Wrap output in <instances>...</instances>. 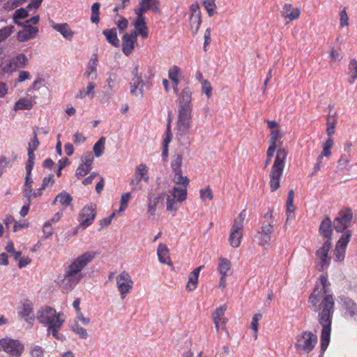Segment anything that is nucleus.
I'll return each instance as SVG.
<instances>
[{
  "instance_id": "cd10ccee",
  "label": "nucleus",
  "mask_w": 357,
  "mask_h": 357,
  "mask_svg": "<svg viewBox=\"0 0 357 357\" xmlns=\"http://www.w3.org/2000/svg\"><path fill=\"white\" fill-rule=\"evenodd\" d=\"M160 0H139V6H143L147 10H151L154 13H160Z\"/></svg>"
},
{
  "instance_id": "052dcab7",
  "label": "nucleus",
  "mask_w": 357,
  "mask_h": 357,
  "mask_svg": "<svg viewBox=\"0 0 357 357\" xmlns=\"http://www.w3.org/2000/svg\"><path fill=\"white\" fill-rule=\"evenodd\" d=\"M226 310L227 307L225 305H222L219 307H217L213 312V320H221V317L225 314Z\"/></svg>"
},
{
  "instance_id": "20e7f679",
  "label": "nucleus",
  "mask_w": 357,
  "mask_h": 357,
  "mask_svg": "<svg viewBox=\"0 0 357 357\" xmlns=\"http://www.w3.org/2000/svg\"><path fill=\"white\" fill-rule=\"evenodd\" d=\"M287 153V151L284 148H280L277 151L269 175L271 192L276 191L280 186V179L283 174Z\"/></svg>"
},
{
  "instance_id": "423d86ee",
  "label": "nucleus",
  "mask_w": 357,
  "mask_h": 357,
  "mask_svg": "<svg viewBox=\"0 0 357 357\" xmlns=\"http://www.w3.org/2000/svg\"><path fill=\"white\" fill-rule=\"evenodd\" d=\"M245 217V211H243L234 221L229 237V243L233 248H238L241 244Z\"/></svg>"
},
{
  "instance_id": "a211bd4d",
  "label": "nucleus",
  "mask_w": 357,
  "mask_h": 357,
  "mask_svg": "<svg viewBox=\"0 0 357 357\" xmlns=\"http://www.w3.org/2000/svg\"><path fill=\"white\" fill-rule=\"evenodd\" d=\"M38 130V128H36L33 130V136L30 139L28 143V159L26 162H35V154L34 151L38 149L40 142L37 137V132Z\"/></svg>"
},
{
  "instance_id": "79ce46f5",
  "label": "nucleus",
  "mask_w": 357,
  "mask_h": 357,
  "mask_svg": "<svg viewBox=\"0 0 357 357\" xmlns=\"http://www.w3.org/2000/svg\"><path fill=\"white\" fill-rule=\"evenodd\" d=\"M45 82V79L41 77L39 75H38L36 79L33 81L32 84L27 89L26 91V95L29 96L33 91L38 90L42 84Z\"/></svg>"
},
{
  "instance_id": "6e6552de",
  "label": "nucleus",
  "mask_w": 357,
  "mask_h": 357,
  "mask_svg": "<svg viewBox=\"0 0 357 357\" xmlns=\"http://www.w3.org/2000/svg\"><path fill=\"white\" fill-rule=\"evenodd\" d=\"M317 342V337L309 331H303L296 337V347L306 353L310 352Z\"/></svg>"
},
{
  "instance_id": "bf43d9fd",
  "label": "nucleus",
  "mask_w": 357,
  "mask_h": 357,
  "mask_svg": "<svg viewBox=\"0 0 357 357\" xmlns=\"http://www.w3.org/2000/svg\"><path fill=\"white\" fill-rule=\"evenodd\" d=\"M200 193V197L201 199L204 201L206 199H208L209 200H211L213 197V192L209 186H207L206 189H202L199 191Z\"/></svg>"
},
{
  "instance_id": "9b49d317",
  "label": "nucleus",
  "mask_w": 357,
  "mask_h": 357,
  "mask_svg": "<svg viewBox=\"0 0 357 357\" xmlns=\"http://www.w3.org/2000/svg\"><path fill=\"white\" fill-rule=\"evenodd\" d=\"M21 343L17 340L5 337L0 340V351L3 350L13 356L21 355Z\"/></svg>"
},
{
  "instance_id": "864d4df0",
  "label": "nucleus",
  "mask_w": 357,
  "mask_h": 357,
  "mask_svg": "<svg viewBox=\"0 0 357 357\" xmlns=\"http://www.w3.org/2000/svg\"><path fill=\"white\" fill-rule=\"evenodd\" d=\"M90 171L91 169L85 167L84 164H80L76 169L75 176L77 179H80L81 178L89 174Z\"/></svg>"
},
{
  "instance_id": "aec40b11",
  "label": "nucleus",
  "mask_w": 357,
  "mask_h": 357,
  "mask_svg": "<svg viewBox=\"0 0 357 357\" xmlns=\"http://www.w3.org/2000/svg\"><path fill=\"white\" fill-rule=\"evenodd\" d=\"M283 17L293 21L298 19L301 15V10L298 8H294L291 3H285L281 11Z\"/></svg>"
},
{
  "instance_id": "a18cd8bd",
  "label": "nucleus",
  "mask_w": 357,
  "mask_h": 357,
  "mask_svg": "<svg viewBox=\"0 0 357 357\" xmlns=\"http://www.w3.org/2000/svg\"><path fill=\"white\" fill-rule=\"evenodd\" d=\"M15 30V27L13 25L5 26L0 29V43L4 41L8 38Z\"/></svg>"
},
{
  "instance_id": "72a5a7b5",
  "label": "nucleus",
  "mask_w": 357,
  "mask_h": 357,
  "mask_svg": "<svg viewBox=\"0 0 357 357\" xmlns=\"http://www.w3.org/2000/svg\"><path fill=\"white\" fill-rule=\"evenodd\" d=\"M172 196L173 198L176 199L178 202H183L187 198V188H181L177 186H174L172 189Z\"/></svg>"
},
{
  "instance_id": "c85d7f7f",
  "label": "nucleus",
  "mask_w": 357,
  "mask_h": 357,
  "mask_svg": "<svg viewBox=\"0 0 357 357\" xmlns=\"http://www.w3.org/2000/svg\"><path fill=\"white\" fill-rule=\"evenodd\" d=\"M65 320H57L55 324L52 325L51 328H47V334L52 333L54 337L56 340L63 341L65 340V337L63 335L59 333V331L61 329L63 326Z\"/></svg>"
},
{
  "instance_id": "69168bd1",
  "label": "nucleus",
  "mask_w": 357,
  "mask_h": 357,
  "mask_svg": "<svg viewBox=\"0 0 357 357\" xmlns=\"http://www.w3.org/2000/svg\"><path fill=\"white\" fill-rule=\"evenodd\" d=\"M273 225L268 222V223H264L262 227H261V230L259 231V233H261L263 234H265L266 236H268L269 237L271 238V234L273 231Z\"/></svg>"
},
{
  "instance_id": "bb28decb",
  "label": "nucleus",
  "mask_w": 357,
  "mask_h": 357,
  "mask_svg": "<svg viewBox=\"0 0 357 357\" xmlns=\"http://www.w3.org/2000/svg\"><path fill=\"white\" fill-rule=\"evenodd\" d=\"M144 84V80L142 77H137L135 80V77H132V81L130 83V93L132 96H137V89L139 88L141 97L144 96L143 86Z\"/></svg>"
},
{
  "instance_id": "f3484780",
  "label": "nucleus",
  "mask_w": 357,
  "mask_h": 357,
  "mask_svg": "<svg viewBox=\"0 0 357 357\" xmlns=\"http://www.w3.org/2000/svg\"><path fill=\"white\" fill-rule=\"evenodd\" d=\"M333 223L329 217H326L321 222L319 233L326 241H332Z\"/></svg>"
},
{
  "instance_id": "b1692460",
  "label": "nucleus",
  "mask_w": 357,
  "mask_h": 357,
  "mask_svg": "<svg viewBox=\"0 0 357 357\" xmlns=\"http://www.w3.org/2000/svg\"><path fill=\"white\" fill-rule=\"evenodd\" d=\"M52 28L59 32L64 38L68 40H71L74 32L70 28V26L67 23H61V24H54Z\"/></svg>"
},
{
  "instance_id": "7ed1b4c3",
  "label": "nucleus",
  "mask_w": 357,
  "mask_h": 357,
  "mask_svg": "<svg viewBox=\"0 0 357 357\" xmlns=\"http://www.w3.org/2000/svg\"><path fill=\"white\" fill-rule=\"evenodd\" d=\"M95 257V252L87 251L74 259L70 264L64 266L63 278L58 282L63 291L68 292L76 287L84 277L81 271Z\"/></svg>"
},
{
  "instance_id": "49530a36",
  "label": "nucleus",
  "mask_w": 357,
  "mask_h": 357,
  "mask_svg": "<svg viewBox=\"0 0 357 357\" xmlns=\"http://www.w3.org/2000/svg\"><path fill=\"white\" fill-rule=\"evenodd\" d=\"M333 145V139L331 137H329L324 144H323V151L321 152V155L326 157H329L331 155V149Z\"/></svg>"
},
{
  "instance_id": "338daca9",
  "label": "nucleus",
  "mask_w": 357,
  "mask_h": 357,
  "mask_svg": "<svg viewBox=\"0 0 357 357\" xmlns=\"http://www.w3.org/2000/svg\"><path fill=\"white\" fill-rule=\"evenodd\" d=\"M53 227L52 224L50 223V221H47L44 223L43 227V231L45 236L46 238L50 237L53 234Z\"/></svg>"
},
{
  "instance_id": "6e6d98bb",
  "label": "nucleus",
  "mask_w": 357,
  "mask_h": 357,
  "mask_svg": "<svg viewBox=\"0 0 357 357\" xmlns=\"http://www.w3.org/2000/svg\"><path fill=\"white\" fill-rule=\"evenodd\" d=\"M31 357H43L44 349L38 345H33L31 347L30 350Z\"/></svg>"
},
{
  "instance_id": "e433bc0d",
  "label": "nucleus",
  "mask_w": 357,
  "mask_h": 357,
  "mask_svg": "<svg viewBox=\"0 0 357 357\" xmlns=\"http://www.w3.org/2000/svg\"><path fill=\"white\" fill-rule=\"evenodd\" d=\"M231 263L226 258H220L218 264V272L221 275H227V271L230 269Z\"/></svg>"
},
{
  "instance_id": "774afa93",
  "label": "nucleus",
  "mask_w": 357,
  "mask_h": 357,
  "mask_svg": "<svg viewBox=\"0 0 357 357\" xmlns=\"http://www.w3.org/2000/svg\"><path fill=\"white\" fill-rule=\"evenodd\" d=\"M181 74V70L179 67L174 66L169 70L168 76L169 79L176 78L178 79V76Z\"/></svg>"
},
{
  "instance_id": "5fc2aeb1",
  "label": "nucleus",
  "mask_w": 357,
  "mask_h": 357,
  "mask_svg": "<svg viewBox=\"0 0 357 357\" xmlns=\"http://www.w3.org/2000/svg\"><path fill=\"white\" fill-rule=\"evenodd\" d=\"M119 20L115 21V23L117 26V29L120 33L123 32L126 29H127L128 26V20L123 16L119 15Z\"/></svg>"
},
{
  "instance_id": "e2e57ef3",
  "label": "nucleus",
  "mask_w": 357,
  "mask_h": 357,
  "mask_svg": "<svg viewBox=\"0 0 357 357\" xmlns=\"http://www.w3.org/2000/svg\"><path fill=\"white\" fill-rule=\"evenodd\" d=\"M262 317V314L260 313L255 314L252 319L251 328L255 331V337H257V333L258 330V321Z\"/></svg>"
},
{
  "instance_id": "2f4dec72",
  "label": "nucleus",
  "mask_w": 357,
  "mask_h": 357,
  "mask_svg": "<svg viewBox=\"0 0 357 357\" xmlns=\"http://www.w3.org/2000/svg\"><path fill=\"white\" fill-rule=\"evenodd\" d=\"M43 1V0H31L26 7L24 8V19L27 18L30 15L29 12L36 13Z\"/></svg>"
},
{
  "instance_id": "8fccbe9b",
  "label": "nucleus",
  "mask_w": 357,
  "mask_h": 357,
  "mask_svg": "<svg viewBox=\"0 0 357 357\" xmlns=\"http://www.w3.org/2000/svg\"><path fill=\"white\" fill-rule=\"evenodd\" d=\"M255 238L259 245H266L270 244L271 238L268 236L257 232L255 236Z\"/></svg>"
},
{
  "instance_id": "4468645a",
  "label": "nucleus",
  "mask_w": 357,
  "mask_h": 357,
  "mask_svg": "<svg viewBox=\"0 0 357 357\" xmlns=\"http://www.w3.org/2000/svg\"><path fill=\"white\" fill-rule=\"evenodd\" d=\"M137 41V32L132 31L130 33H126L122 37V52L126 56L132 52Z\"/></svg>"
},
{
  "instance_id": "f704fd0d",
  "label": "nucleus",
  "mask_w": 357,
  "mask_h": 357,
  "mask_svg": "<svg viewBox=\"0 0 357 357\" xmlns=\"http://www.w3.org/2000/svg\"><path fill=\"white\" fill-rule=\"evenodd\" d=\"M58 200L61 204V205L64 206H68L72 202L73 197L70 194L66 192L65 191H63L56 197L53 202V204H54L55 202Z\"/></svg>"
},
{
  "instance_id": "c03bdc74",
  "label": "nucleus",
  "mask_w": 357,
  "mask_h": 357,
  "mask_svg": "<svg viewBox=\"0 0 357 357\" xmlns=\"http://www.w3.org/2000/svg\"><path fill=\"white\" fill-rule=\"evenodd\" d=\"M183 156L181 154H177L174 159L172 160L171 163V167L173 172H180L181 170V165H182Z\"/></svg>"
},
{
  "instance_id": "0eeeda50",
  "label": "nucleus",
  "mask_w": 357,
  "mask_h": 357,
  "mask_svg": "<svg viewBox=\"0 0 357 357\" xmlns=\"http://www.w3.org/2000/svg\"><path fill=\"white\" fill-rule=\"evenodd\" d=\"M353 219V213L351 208H347L341 211L334 219L333 228L337 233H344L348 231Z\"/></svg>"
},
{
  "instance_id": "a19ab883",
  "label": "nucleus",
  "mask_w": 357,
  "mask_h": 357,
  "mask_svg": "<svg viewBox=\"0 0 357 357\" xmlns=\"http://www.w3.org/2000/svg\"><path fill=\"white\" fill-rule=\"evenodd\" d=\"M190 24L192 34H196L202 24V16L190 17Z\"/></svg>"
},
{
  "instance_id": "0e129e2a",
  "label": "nucleus",
  "mask_w": 357,
  "mask_h": 357,
  "mask_svg": "<svg viewBox=\"0 0 357 357\" xmlns=\"http://www.w3.org/2000/svg\"><path fill=\"white\" fill-rule=\"evenodd\" d=\"M349 68L350 70L351 77L353 79L357 78V61L356 59H351L349 62Z\"/></svg>"
},
{
  "instance_id": "9d476101",
  "label": "nucleus",
  "mask_w": 357,
  "mask_h": 357,
  "mask_svg": "<svg viewBox=\"0 0 357 357\" xmlns=\"http://www.w3.org/2000/svg\"><path fill=\"white\" fill-rule=\"evenodd\" d=\"M352 236L351 230L343 233L335 245V259L338 261H342L345 257L346 249Z\"/></svg>"
},
{
  "instance_id": "3c124183",
  "label": "nucleus",
  "mask_w": 357,
  "mask_h": 357,
  "mask_svg": "<svg viewBox=\"0 0 357 357\" xmlns=\"http://www.w3.org/2000/svg\"><path fill=\"white\" fill-rule=\"evenodd\" d=\"M96 58L91 59L85 73L87 76H90L91 75L93 74L92 79L96 78Z\"/></svg>"
},
{
  "instance_id": "5701e85b",
  "label": "nucleus",
  "mask_w": 357,
  "mask_h": 357,
  "mask_svg": "<svg viewBox=\"0 0 357 357\" xmlns=\"http://www.w3.org/2000/svg\"><path fill=\"white\" fill-rule=\"evenodd\" d=\"M102 34L105 36L107 41L114 47L120 46V41L117 36L116 28L106 29L102 31Z\"/></svg>"
},
{
  "instance_id": "39448f33",
  "label": "nucleus",
  "mask_w": 357,
  "mask_h": 357,
  "mask_svg": "<svg viewBox=\"0 0 357 357\" xmlns=\"http://www.w3.org/2000/svg\"><path fill=\"white\" fill-rule=\"evenodd\" d=\"M37 319L47 328L55 324L57 320H65L63 313H56V310L50 306L42 307L37 312Z\"/></svg>"
},
{
  "instance_id": "4be33fe9",
  "label": "nucleus",
  "mask_w": 357,
  "mask_h": 357,
  "mask_svg": "<svg viewBox=\"0 0 357 357\" xmlns=\"http://www.w3.org/2000/svg\"><path fill=\"white\" fill-rule=\"evenodd\" d=\"M204 268V266H199L195 268L189 275L188 284L186 285V289L191 291L195 290L198 284V278L199 272Z\"/></svg>"
},
{
  "instance_id": "4c0bfd02",
  "label": "nucleus",
  "mask_w": 357,
  "mask_h": 357,
  "mask_svg": "<svg viewBox=\"0 0 357 357\" xmlns=\"http://www.w3.org/2000/svg\"><path fill=\"white\" fill-rule=\"evenodd\" d=\"M105 138L104 137H101L98 140V142L94 144L93 149L96 157L98 158L103 154L105 149Z\"/></svg>"
},
{
  "instance_id": "f257e3e1",
  "label": "nucleus",
  "mask_w": 357,
  "mask_h": 357,
  "mask_svg": "<svg viewBox=\"0 0 357 357\" xmlns=\"http://www.w3.org/2000/svg\"><path fill=\"white\" fill-rule=\"evenodd\" d=\"M319 281L322 285L320 289L316 286L313 292L308 298L310 308L312 312H318V321L322 326L321 339L322 349L324 350L331 340V326L335 312V301L333 296L328 294L331 282L326 276L321 275Z\"/></svg>"
},
{
  "instance_id": "de8ad7c7",
  "label": "nucleus",
  "mask_w": 357,
  "mask_h": 357,
  "mask_svg": "<svg viewBox=\"0 0 357 357\" xmlns=\"http://www.w3.org/2000/svg\"><path fill=\"white\" fill-rule=\"evenodd\" d=\"M215 0H204L203 5L206 10L210 17L213 16L215 13V9L216 8Z\"/></svg>"
},
{
  "instance_id": "ea45409f",
  "label": "nucleus",
  "mask_w": 357,
  "mask_h": 357,
  "mask_svg": "<svg viewBox=\"0 0 357 357\" xmlns=\"http://www.w3.org/2000/svg\"><path fill=\"white\" fill-rule=\"evenodd\" d=\"M174 182L176 185H181L183 188H187L188 185H189L190 180L188 178L187 176H182V172H180L179 173L174 172Z\"/></svg>"
},
{
  "instance_id": "473e14b6",
  "label": "nucleus",
  "mask_w": 357,
  "mask_h": 357,
  "mask_svg": "<svg viewBox=\"0 0 357 357\" xmlns=\"http://www.w3.org/2000/svg\"><path fill=\"white\" fill-rule=\"evenodd\" d=\"M148 167L144 164H140L136 167V177L141 181L149 182V178L147 176Z\"/></svg>"
},
{
  "instance_id": "c756f323",
  "label": "nucleus",
  "mask_w": 357,
  "mask_h": 357,
  "mask_svg": "<svg viewBox=\"0 0 357 357\" xmlns=\"http://www.w3.org/2000/svg\"><path fill=\"white\" fill-rule=\"evenodd\" d=\"M3 222L8 230H11L14 232L17 231L22 227V225L17 222L11 215H6V217L3 219Z\"/></svg>"
},
{
  "instance_id": "412c9836",
  "label": "nucleus",
  "mask_w": 357,
  "mask_h": 357,
  "mask_svg": "<svg viewBox=\"0 0 357 357\" xmlns=\"http://www.w3.org/2000/svg\"><path fill=\"white\" fill-rule=\"evenodd\" d=\"M164 198L165 195H158L157 196H154L153 197L149 199L148 213L150 215L154 216L155 215L157 207L162 206Z\"/></svg>"
},
{
  "instance_id": "13d9d810",
  "label": "nucleus",
  "mask_w": 357,
  "mask_h": 357,
  "mask_svg": "<svg viewBox=\"0 0 357 357\" xmlns=\"http://www.w3.org/2000/svg\"><path fill=\"white\" fill-rule=\"evenodd\" d=\"M202 91L206 94L207 98H210L212 96V86L209 81L203 80L202 82Z\"/></svg>"
},
{
  "instance_id": "393cba45",
  "label": "nucleus",
  "mask_w": 357,
  "mask_h": 357,
  "mask_svg": "<svg viewBox=\"0 0 357 357\" xmlns=\"http://www.w3.org/2000/svg\"><path fill=\"white\" fill-rule=\"evenodd\" d=\"M157 254L160 262L165 264H167L172 265V262L171 261L169 256V249L165 244L162 243H159Z\"/></svg>"
},
{
  "instance_id": "4d7b16f0",
  "label": "nucleus",
  "mask_w": 357,
  "mask_h": 357,
  "mask_svg": "<svg viewBox=\"0 0 357 357\" xmlns=\"http://www.w3.org/2000/svg\"><path fill=\"white\" fill-rule=\"evenodd\" d=\"M178 209V206L174 198H171L170 196L167 195V210L169 212H173L174 213Z\"/></svg>"
},
{
  "instance_id": "7c9ffc66",
  "label": "nucleus",
  "mask_w": 357,
  "mask_h": 357,
  "mask_svg": "<svg viewBox=\"0 0 357 357\" xmlns=\"http://www.w3.org/2000/svg\"><path fill=\"white\" fill-rule=\"evenodd\" d=\"M22 66V56L18 55L10 59L8 63L6 66L5 69L7 71H14Z\"/></svg>"
},
{
  "instance_id": "c9c22d12",
  "label": "nucleus",
  "mask_w": 357,
  "mask_h": 357,
  "mask_svg": "<svg viewBox=\"0 0 357 357\" xmlns=\"http://www.w3.org/2000/svg\"><path fill=\"white\" fill-rule=\"evenodd\" d=\"M96 87V84L94 82H89L86 89L82 88L79 90V93L76 96V98L82 99L86 96H91V98L93 97V89Z\"/></svg>"
},
{
  "instance_id": "09e8293b",
  "label": "nucleus",
  "mask_w": 357,
  "mask_h": 357,
  "mask_svg": "<svg viewBox=\"0 0 357 357\" xmlns=\"http://www.w3.org/2000/svg\"><path fill=\"white\" fill-rule=\"evenodd\" d=\"M34 162H26V177H25V183L24 185H31L33 182V179L31 177V171L33 168Z\"/></svg>"
},
{
  "instance_id": "f8f14e48",
  "label": "nucleus",
  "mask_w": 357,
  "mask_h": 357,
  "mask_svg": "<svg viewBox=\"0 0 357 357\" xmlns=\"http://www.w3.org/2000/svg\"><path fill=\"white\" fill-rule=\"evenodd\" d=\"M40 15H36L29 19L24 20V41L33 39L36 37L39 30L33 25L38 23Z\"/></svg>"
},
{
  "instance_id": "2eb2a0df",
  "label": "nucleus",
  "mask_w": 357,
  "mask_h": 357,
  "mask_svg": "<svg viewBox=\"0 0 357 357\" xmlns=\"http://www.w3.org/2000/svg\"><path fill=\"white\" fill-rule=\"evenodd\" d=\"M332 246V241H326L322 246L316 251V256L320 259L321 270L324 266H328L331 263V257H328V252Z\"/></svg>"
},
{
  "instance_id": "603ef678",
  "label": "nucleus",
  "mask_w": 357,
  "mask_h": 357,
  "mask_svg": "<svg viewBox=\"0 0 357 357\" xmlns=\"http://www.w3.org/2000/svg\"><path fill=\"white\" fill-rule=\"evenodd\" d=\"M36 96H32L31 93H29V96L26 95V97H24V110H29L33 107V105L36 104Z\"/></svg>"
},
{
  "instance_id": "58836bf2",
  "label": "nucleus",
  "mask_w": 357,
  "mask_h": 357,
  "mask_svg": "<svg viewBox=\"0 0 357 357\" xmlns=\"http://www.w3.org/2000/svg\"><path fill=\"white\" fill-rule=\"evenodd\" d=\"M100 3L96 2L91 6V21L92 23L98 24L100 22Z\"/></svg>"
},
{
  "instance_id": "680f3d73",
  "label": "nucleus",
  "mask_w": 357,
  "mask_h": 357,
  "mask_svg": "<svg viewBox=\"0 0 357 357\" xmlns=\"http://www.w3.org/2000/svg\"><path fill=\"white\" fill-rule=\"evenodd\" d=\"M116 77V75L114 73H111L109 74V77H107V79L106 80V82L107 84V87L106 89V92L109 95H111L112 92L113 91V87H112V84L115 82Z\"/></svg>"
},
{
  "instance_id": "dca6fc26",
  "label": "nucleus",
  "mask_w": 357,
  "mask_h": 357,
  "mask_svg": "<svg viewBox=\"0 0 357 357\" xmlns=\"http://www.w3.org/2000/svg\"><path fill=\"white\" fill-rule=\"evenodd\" d=\"M340 303L345 314L351 317L357 316V304L350 298L342 296L339 297Z\"/></svg>"
},
{
  "instance_id": "f03ea898",
  "label": "nucleus",
  "mask_w": 357,
  "mask_h": 357,
  "mask_svg": "<svg viewBox=\"0 0 357 357\" xmlns=\"http://www.w3.org/2000/svg\"><path fill=\"white\" fill-rule=\"evenodd\" d=\"M192 89L185 86L178 95V109L176 122V137L181 144L189 146L190 128L192 123Z\"/></svg>"
},
{
  "instance_id": "6ab92c4d",
  "label": "nucleus",
  "mask_w": 357,
  "mask_h": 357,
  "mask_svg": "<svg viewBox=\"0 0 357 357\" xmlns=\"http://www.w3.org/2000/svg\"><path fill=\"white\" fill-rule=\"evenodd\" d=\"M35 314L33 311V303L28 299L24 301V320L31 328L35 321Z\"/></svg>"
},
{
  "instance_id": "1a4fd4ad",
  "label": "nucleus",
  "mask_w": 357,
  "mask_h": 357,
  "mask_svg": "<svg viewBox=\"0 0 357 357\" xmlns=\"http://www.w3.org/2000/svg\"><path fill=\"white\" fill-rule=\"evenodd\" d=\"M96 216V206L93 204L85 206L79 214L78 227L84 230L91 225Z\"/></svg>"
},
{
  "instance_id": "a878e982",
  "label": "nucleus",
  "mask_w": 357,
  "mask_h": 357,
  "mask_svg": "<svg viewBox=\"0 0 357 357\" xmlns=\"http://www.w3.org/2000/svg\"><path fill=\"white\" fill-rule=\"evenodd\" d=\"M133 26L137 32V35L139 34L143 38L148 37V26H146V19H137L136 18L133 22Z\"/></svg>"
},
{
  "instance_id": "37998d69",
  "label": "nucleus",
  "mask_w": 357,
  "mask_h": 357,
  "mask_svg": "<svg viewBox=\"0 0 357 357\" xmlns=\"http://www.w3.org/2000/svg\"><path fill=\"white\" fill-rule=\"evenodd\" d=\"M72 331L76 333L82 339H86L88 337V333L85 328L80 326L78 324L75 323L70 326Z\"/></svg>"
},
{
  "instance_id": "ddd939ff",
  "label": "nucleus",
  "mask_w": 357,
  "mask_h": 357,
  "mask_svg": "<svg viewBox=\"0 0 357 357\" xmlns=\"http://www.w3.org/2000/svg\"><path fill=\"white\" fill-rule=\"evenodd\" d=\"M116 284L121 298H124L125 296L132 289L133 282L129 273L126 271H123L117 276Z\"/></svg>"
}]
</instances>
